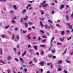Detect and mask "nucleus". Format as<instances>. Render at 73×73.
<instances>
[{
    "label": "nucleus",
    "instance_id": "1",
    "mask_svg": "<svg viewBox=\"0 0 73 73\" xmlns=\"http://www.w3.org/2000/svg\"><path fill=\"white\" fill-rule=\"evenodd\" d=\"M44 27L46 29H50V28L48 25H44Z\"/></svg>",
    "mask_w": 73,
    "mask_h": 73
},
{
    "label": "nucleus",
    "instance_id": "2",
    "mask_svg": "<svg viewBox=\"0 0 73 73\" xmlns=\"http://www.w3.org/2000/svg\"><path fill=\"white\" fill-rule=\"evenodd\" d=\"M67 25L68 26L69 29H71L72 28V25H70V23H67Z\"/></svg>",
    "mask_w": 73,
    "mask_h": 73
},
{
    "label": "nucleus",
    "instance_id": "3",
    "mask_svg": "<svg viewBox=\"0 0 73 73\" xmlns=\"http://www.w3.org/2000/svg\"><path fill=\"white\" fill-rule=\"evenodd\" d=\"M44 62H40L39 64V66H43V65H44Z\"/></svg>",
    "mask_w": 73,
    "mask_h": 73
},
{
    "label": "nucleus",
    "instance_id": "4",
    "mask_svg": "<svg viewBox=\"0 0 73 73\" xmlns=\"http://www.w3.org/2000/svg\"><path fill=\"white\" fill-rule=\"evenodd\" d=\"M64 5L63 4L61 5L60 7V9H62V8H64Z\"/></svg>",
    "mask_w": 73,
    "mask_h": 73
},
{
    "label": "nucleus",
    "instance_id": "5",
    "mask_svg": "<svg viewBox=\"0 0 73 73\" xmlns=\"http://www.w3.org/2000/svg\"><path fill=\"white\" fill-rule=\"evenodd\" d=\"M29 18V17L27 16H26L23 19L25 20H28Z\"/></svg>",
    "mask_w": 73,
    "mask_h": 73
},
{
    "label": "nucleus",
    "instance_id": "6",
    "mask_svg": "<svg viewBox=\"0 0 73 73\" xmlns=\"http://www.w3.org/2000/svg\"><path fill=\"white\" fill-rule=\"evenodd\" d=\"M11 60V56H8L7 57V60Z\"/></svg>",
    "mask_w": 73,
    "mask_h": 73
},
{
    "label": "nucleus",
    "instance_id": "7",
    "mask_svg": "<svg viewBox=\"0 0 73 73\" xmlns=\"http://www.w3.org/2000/svg\"><path fill=\"white\" fill-rule=\"evenodd\" d=\"M40 25H41V27L42 28V27H44V25H43V24H42V21L40 22Z\"/></svg>",
    "mask_w": 73,
    "mask_h": 73
},
{
    "label": "nucleus",
    "instance_id": "8",
    "mask_svg": "<svg viewBox=\"0 0 73 73\" xmlns=\"http://www.w3.org/2000/svg\"><path fill=\"white\" fill-rule=\"evenodd\" d=\"M13 7L15 9V10L16 11V10H17V6H16L15 5H13Z\"/></svg>",
    "mask_w": 73,
    "mask_h": 73
},
{
    "label": "nucleus",
    "instance_id": "9",
    "mask_svg": "<svg viewBox=\"0 0 73 73\" xmlns=\"http://www.w3.org/2000/svg\"><path fill=\"white\" fill-rule=\"evenodd\" d=\"M62 62V60H59L58 61V63L59 64H61Z\"/></svg>",
    "mask_w": 73,
    "mask_h": 73
},
{
    "label": "nucleus",
    "instance_id": "10",
    "mask_svg": "<svg viewBox=\"0 0 73 73\" xmlns=\"http://www.w3.org/2000/svg\"><path fill=\"white\" fill-rule=\"evenodd\" d=\"M26 53H27V51H25L24 53L22 54V56L23 57H24V56H25V55L26 54Z\"/></svg>",
    "mask_w": 73,
    "mask_h": 73
},
{
    "label": "nucleus",
    "instance_id": "11",
    "mask_svg": "<svg viewBox=\"0 0 73 73\" xmlns=\"http://www.w3.org/2000/svg\"><path fill=\"white\" fill-rule=\"evenodd\" d=\"M16 37L17 40H19V35H17L16 36Z\"/></svg>",
    "mask_w": 73,
    "mask_h": 73
},
{
    "label": "nucleus",
    "instance_id": "12",
    "mask_svg": "<svg viewBox=\"0 0 73 73\" xmlns=\"http://www.w3.org/2000/svg\"><path fill=\"white\" fill-rule=\"evenodd\" d=\"M69 17L68 15H66V19L67 21L69 20Z\"/></svg>",
    "mask_w": 73,
    "mask_h": 73
},
{
    "label": "nucleus",
    "instance_id": "13",
    "mask_svg": "<svg viewBox=\"0 0 73 73\" xmlns=\"http://www.w3.org/2000/svg\"><path fill=\"white\" fill-rule=\"evenodd\" d=\"M25 27H28V23H27L25 22Z\"/></svg>",
    "mask_w": 73,
    "mask_h": 73
},
{
    "label": "nucleus",
    "instance_id": "14",
    "mask_svg": "<svg viewBox=\"0 0 73 73\" xmlns=\"http://www.w3.org/2000/svg\"><path fill=\"white\" fill-rule=\"evenodd\" d=\"M48 57H53V55L52 54H49L48 55Z\"/></svg>",
    "mask_w": 73,
    "mask_h": 73
},
{
    "label": "nucleus",
    "instance_id": "15",
    "mask_svg": "<svg viewBox=\"0 0 73 73\" xmlns=\"http://www.w3.org/2000/svg\"><path fill=\"white\" fill-rule=\"evenodd\" d=\"M59 39L61 41H64V39L63 38H60Z\"/></svg>",
    "mask_w": 73,
    "mask_h": 73
},
{
    "label": "nucleus",
    "instance_id": "16",
    "mask_svg": "<svg viewBox=\"0 0 73 73\" xmlns=\"http://www.w3.org/2000/svg\"><path fill=\"white\" fill-rule=\"evenodd\" d=\"M11 23L13 24H15L16 23V22L13 19V20L11 21Z\"/></svg>",
    "mask_w": 73,
    "mask_h": 73
},
{
    "label": "nucleus",
    "instance_id": "17",
    "mask_svg": "<svg viewBox=\"0 0 73 73\" xmlns=\"http://www.w3.org/2000/svg\"><path fill=\"white\" fill-rule=\"evenodd\" d=\"M40 47H41L42 48H43V47H44V46H45V45L40 44Z\"/></svg>",
    "mask_w": 73,
    "mask_h": 73
},
{
    "label": "nucleus",
    "instance_id": "18",
    "mask_svg": "<svg viewBox=\"0 0 73 73\" xmlns=\"http://www.w3.org/2000/svg\"><path fill=\"white\" fill-rule=\"evenodd\" d=\"M34 48L35 49V50H37V47L36 46H34Z\"/></svg>",
    "mask_w": 73,
    "mask_h": 73
},
{
    "label": "nucleus",
    "instance_id": "19",
    "mask_svg": "<svg viewBox=\"0 0 73 73\" xmlns=\"http://www.w3.org/2000/svg\"><path fill=\"white\" fill-rule=\"evenodd\" d=\"M62 70V69L61 68H59L58 70V72H60Z\"/></svg>",
    "mask_w": 73,
    "mask_h": 73
},
{
    "label": "nucleus",
    "instance_id": "20",
    "mask_svg": "<svg viewBox=\"0 0 73 73\" xmlns=\"http://www.w3.org/2000/svg\"><path fill=\"white\" fill-rule=\"evenodd\" d=\"M34 61L35 62H37V59L35 58H34L33 59Z\"/></svg>",
    "mask_w": 73,
    "mask_h": 73
},
{
    "label": "nucleus",
    "instance_id": "21",
    "mask_svg": "<svg viewBox=\"0 0 73 73\" xmlns=\"http://www.w3.org/2000/svg\"><path fill=\"white\" fill-rule=\"evenodd\" d=\"M14 30L15 31H17V30H18V27H16L14 28Z\"/></svg>",
    "mask_w": 73,
    "mask_h": 73
},
{
    "label": "nucleus",
    "instance_id": "22",
    "mask_svg": "<svg viewBox=\"0 0 73 73\" xmlns=\"http://www.w3.org/2000/svg\"><path fill=\"white\" fill-rule=\"evenodd\" d=\"M48 4L47 3H46V4H45L43 6V7H47V6H48Z\"/></svg>",
    "mask_w": 73,
    "mask_h": 73
},
{
    "label": "nucleus",
    "instance_id": "23",
    "mask_svg": "<svg viewBox=\"0 0 73 73\" xmlns=\"http://www.w3.org/2000/svg\"><path fill=\"white\" fill-rule=\"evenodd\" d=\"M29 25H33V23L32 22H31L30 21H29Z\"/></svg>",
    "mask_w": 73,
    "mask_h": 73
},
{
    "label": "nucleus",
    "instance_id": "24",
    "mask_svg": "<svg viewBox=\"0 0 73 73\" xmlns=\"http://www.w3.org/2000/svg\"><path fill=\"white\" fill-rule=\"evenodd\" d=\"M66 33H68V34H69V33H70V31H69V30H67L66 31Z\"/></svg>",
    "mask_w": 73,
    "mask_h": 73
},
{
    "label": "nucleus",
    "instance_id": "25",
    "mask_svg": "<svg viewBox=\"0 0 73 73\" xmlns=\"http://www.w3.org/2000/svg\"><path fill=\"white\" fill-rule=\"evenodd\" d=\"M55 52H56V51L55 50H53L51 51V53H55Z\"/></svg>",
    "mask_w": 73,
    "mask_h": 73
},
{
    "label": "nucleus",
    "instance_id": "26",
    "mask_svg": "<svg viewBox=\"0 0 73 73\" xmlns=\"http://www.w3.org/2000/svg\"><path fill=\"white\" fill-rule=\"evenodd\" d=\"M40 31L41 33H42L44 34V31L42 30H40Z\"/></svg>",
    "mask_w": 73,
    "mask_h": 73
},
{
    "label": "nucleus",
    "instance_id": "27",
    "mask_svg": "<svg viewBox=\"0 0 73 73\" xmlns=\"http://www.w3.org/2000/svg\"><path fill=\"white\" fill-rule=\"evenodd\" d=\"M14 38H15V35H13L12 37L11 38L12 40H14Z\"/></svg>",
    "mask_w": 73,
    "mask_h": 73
},
{
    "label": "nucleus",
    "instance_id": "28",
    "mask_svg": "<svg viewBox=\"0 0 73 73\" xmlns=\"http://www.w3.org/2000/svg\"><path fill=\"white\" fill-rule=\"evenodd\" d=\"M7 1V0H0V2H5Z\"/></svg>",
    "mask_w": 73,
    "mask_h": 73
},
{
    "label": "nucleus",
    "instance_id": "29",
    "mask_svg": "<svg viewBox=\"0 0 73 73\" xmlns=\"http://www.w3.org/2000/svg\"><path fill=\"white\" fill-rule=\"evenodd\" d=\"M71 38H72V36H70V37L68 38L67 39V40L68 41H69V40H70Z\"/></svg>",
    "mask_w": 73,
    "mask_h": 73
},
{
    "label": "nucleus",
    "instance_id": "30",
    "mask_svg": "<svg viewBox=\"0 0 73 73\" xmlns=\"http://www.w3.org/2000/svg\"><path fill=\"white\" fill-rule=\"evenodd\" d=\"M64 31H62L61 33V34L62 35H64Z\"/></svg>",
    "mask_w": 73,
    "mask_h": 73
},
{
    "label": "nucleus",
    "instance_id": "31",
    "mask_svg": "<svg viewBox=\"0 0 73 73\" xmlns=\"http://www.w3.org/2000/svg\"><path fill=\"white\" fill-rule=\"evenodd\" d=\"M66 62H67V63H68V64H70V61L68 60H66Z\"/></svg>",
    "mask_w": 73,
    "mask_h": 73
},
{
    "label": "nucleus",
    "instance_id": "32",
    "mask_svg": "<svg viewBox=\"0 0 73 73\" xmlns=\"http://www.w3.org/2000/svg\"><path fill=\"white\" fill-rule=\"evenodd\" d=\"M1 36L2 38H5V35H2Z\"/></svg>",
    "mask_w": 73,
    "mask_h": 73
},
{
    "label": "nucleus",
    "instance_id": "33",
    "mask_svg": "<svg viewBox=\"0 0 73 73\" xmlns=\"http://www.w3.org/2000/svg\"><path fill=\"white\" fill-rule=\"evenodd\" d=\"M25 12H26V10L25 9L23 10V14H24V13H25Z\"/></svg>",
    "mask_w": 73,
    "mask_h": 73
},
{
    "label": "nucleus",
    "instance_id": "34",
    "mask_svg": "<svg viewBox=\"0 0 73 73\" xmlns=\"http://www.w3.org/2000/svg\"><path fill=\"white\" fill-rule=\"evenodd\" d=\"M46 2L45 1H44L43 3H42L41 4V5H44V3H45Z\"/></svg>",
    "mask_w": 73,
    "mask_h": 73
},
{
    "label": "nucleus",
    "instance_id": "35",
    "mask_svg": "<svg viewBox=\"0 0 73 73\" xmlns=\"http://www.w3.org/2000/svg\"><path fill=\"white\" fill-rule=\"evenodd\" d=\"M19 58H20V61L21 62L23 60V58L20 57Z\"/></svg>",
    "mask_w": 73,
    "mask_h": 73
},
{
    "label": "nucleus",
    "instance_id": "36",
    "mask_svg": "<svg viewBox=\"0 0 73 73\" xmlns=\"http://www.w3.org/2000/svg\"><path fill=\"white\" fill-rule=\"evenodd\" d=\"M15 13V12H14L13 11H11L10 12V13L11 14H12V13Z\"/></svg>",
    "mask_w": 73,
    "mask_h": 73
},
{
    "label": "nucleus",
    "instance_id": "37",
    "mask_svg": "<svg viewBox=\"0 0 73 73\" xmlns=\"http://www.w3.org/2000/svg\"><path fill=\"white\" fill-rule=\"evenodd\" d=\"M0 51L1 54H3V52L2 51V49H1V48H0Z\"/></svg>",
    "mask_w": 73,
    "mask_h": 73
},
{
    "label": "nucleus",
    "instance_id": "38",
    "mask_svg": "<svg viewBox=\"0 0 73 73\" xmlns=\"http://www.w3.org/2000/svg\"><path fill=\"white\" fill-rule=\"evenodd\" d=\"M31 4H28L27 5V7H31Z\"/></svg>",
    "mask_w": 73,
    "mask_h": 73
},
{
    "label": "nucleus",
    "instance_id": "39",
    "mask_svg": "<svg viewBox=\"0 0 73 73\" xmlns=\"http://www.w3.org/2000/svg\"><path fill=\"white\" fill-rule=\"evenodd\" d=\"M30 36H31V35H28V36H27V38H28V39H31V37H29Z\"/></svg>",
    "mask_w": 73,
    "mask_h": 73
},
{
    "label": "nucleus",
    "instance_id": "40",
    "mask_svg": "<svg viewBox=\"0 0 73 73\" xmlns=\"http://www.w3.org/2000/svg\"><path fill=\"white\" fill-rule=\"evenodd\" d=\"M54 37H53L52 39L51 40V42H52V41H53V40H54Z\"/></svg>",
    "mask_w": 73,
    "mask_h": 73
},
{
    "label": "nucleus",
    "instance_id": "41",
    "mask_svg": "<svg viewBox=\"0 0 73 73\" xmlns=\"http://www.w3.org/2000/svg\"><path fill=\"white\" fill-rule=\"evenodd\" d=\"M44 51H42L41 52V55L42 56H43L44 54Z\"/></svg>",
    "mask_w": 73,
    "mask_h": 73
},
{
    "label": "nucleus",
    "instance_id": "42",
    "mask_svg": "<svg viewBox=\"0 0 73 73\" xmlns=\"http://www.w3.org/2000/svg\"><path fill=\"white\" fill-rule=\"evenodd\" d=\"M28 48H31V46L30 44H29L27 45Z\"/></svg>",
    "mask_w": 73,
    "mask_h": 73
},
{
    "label": "nucleus",
    "instance_id": "43",
    "mask_svg": "<svg viewBox=\"0 0 73 73\" xmlns=\"http://www.w3.org/2000/svg\"><path fill=\"white\" fill-rule=\"evenodd\" d=\"M23 33H27V31L26 30L23 31Z\"/></svg>",
    "mask_w": 73,
    "mask_h": 73
},
{
    "label": "nucleus",
    "instance_id": "44",
    "mask_svg": "<svg viewBox=\"0 0 73 73\" xmlns=\"http://www.w3.org/2000/svg\"><path fill=\"white\" fill-rule=\"evenodd\" d=\"M9 27V26L8 25L7 26H5L4 27V28H6V29H7L8 28V27Z\"/></svg>",
    "mask_w": 73,
    "mask_h": 73
},
{
    "label": "nucleus",
    "instance_id": "45",
    "mask_svg": "<svg viewBox=\"0 0 73 73\" xmlns=\"http://www.w3.org/2000/svg\"><path fill=\"white\" fill-rule=\"evenodd\" d=\"M0 62H1L3 64H5V63L2 61L1 60H0Z\"/></svg>",
    "mask_w": 73,
    "mask_h": 73
},
{
    "label": "nucleus",
    "instance_id": "46",
    "mask_svg": "<svg viewBox=\"0 0 73 73\" xmlns=\"http://www.w3.org/2000/svg\"><path fill=\"white\" fill-rule=\"evenodd\" d=\"M66 51H67V49H66V50L64 52V53H63V54H65V53H66Z\"/></svg>",
    "mask_w": 73,
    "mask_h": 73
},
{
    "label": "nucleus",
    "instance_id": "47",
    "mask_svg": "<svg viewBox=\"0 0 73 73\" xmlns=\"http://www.w3.org/2000/svg\"><path fill=\"white\" fill-rule=\"evenodd\" d=\"M42 37H43V38H46V36H45L43 35L42 36Z\"/></svg>",
    "mask_w": 73,
    "mask_h": 73
},
{
    "label": "nucleus",
    "instance_id": "48",
    "mask_svg": "<svg viewBox=\"0 0 73 73\" xmlns=\"http://www.w3.org/2000/svg\"><path fill=\"white\" fill-rule=\"evenodd\" d=\"M48 21L50 23H52V21L50 20H48Z\"/></svg>",
    "mask_w": 73,
    "mask_h": 73
},
{
    "label": "nucleus",
    "instance_id": "49",
    "mask_svg": "<svg viewBox=\"0 0 73 73\" xmlns=\"http://www.w3.org/2000/svg\"><path fill=\"white\" fill-rule=\"evenodd\" d=\"M56 27H59V28H60V25H59L56 24Z\"/></svg>",
    "mask_w": 73,
    "mask_h": 73
},
{
    "label": "nucleus",
    "instance_id": "50",
    "mask_svg": "<svg viewBox=\"0 0 73 73\" xmlns=\"http://www.w3.org/2000/svg\"><path fill=\"white\" fill-rule=\"evenodd\" d=\"M64 73H68V72L66 70H64Z\"/></svg>",
    "mask_w": 73,
    "mask_h": 73
},
{
    "label": "nucleus",
    "instance_id": "51",
    "mask_svg": "<svg viewBox=\"0 0 73 73\" xmlns=\"http://www.w3.org/2000/svg\"><path fill=\"white\" fill-rule=\"evenodd\" d=\"M32 51H33V50H32V49H30L29 50V52H32Z\"/></svg>",
    "mask_w": 73,
    "mask_h": 73
},
{
    "label": "nucleus",
    "instance_id": "52",
    "mask_svg": "<svg viewBox=\"0 0 73 73\" xmlns=\"http://www.w3.org/2000/svg\"><path fill=\"white\" fill-rule=\"evenodd\" d=\"M41 15H42L43 14H44V13L42 11H41Z\"/></svg>",
    "mask_w": 73,
    "mask_h": 73
},
{
    "label": "nucleus",
    "instance_id": "53",
    "mask_svg": "<svg viewBox=\"0 0 73 73\" xmlns=\"http://www.w3.org/2000/svg\"><path fill=\"white\" fill-rule=\"evenodd\" d=\"M41 39H42V38L39 37L38 38L37 40H41Z\"/></svg>",
    "mask_w": 73,
    "mask_h": 73
},
{
    "label": "nucleus",
    "instance_id": "54",
    "mask_svg": "<svg viewBox=\"0 0 73 73\" xmlns=\"http://www.w3.org/2000/svg\"><path fill=\"white\" fill-rule=\"evenodd\" d=\"M40 72L41 73H42V72H43V69H40Z\"/></svg>",
    "mask_w": 73,
    "mask_h": 73
},
{
    "label": "nucleus",
    "instance_id": "55",
    "mask_svg": "<svg viewBox=\"0 0 73 73\" xmlns=\"http://www.w3.org/2000/svg\"><path fill=\"white\" fill-rule=\"evenodd\" d=\"M50 63H47V65H48V66H49V65H50Z\"/></svg>",
    "mask_w": 73,
    "mask_h": 73
},
{
    "label": "nucleus",
    "instance_id": "56",
    "mask_svg": "<svg viewBox=\"0 0 73 73\" xmlns=\"http://www.w3.org/2000/svg\"><path fill=\"white\" fill-rule=\"evenodd\" d=\"M17 19V17H14L13 19V20H15Z\"/></svg>",
    "mask_w": 73,
    "mask_h": 73
},
{
    "label": "nucleus",
    "instance_id": "57",
    "mask_svg": "<svg viewBox=\"0 0 73 73\" xmlns=\"http://www.w3.org/2000/svg\"><path fill=\"white\" fill-rule=\"evenodd\" d=\"M61 43H59L58 42L57 43V45H61Z\"/></svg>",
    "mask_w": 73,
    "mask_h": 73
},
{
    "label": "nucleus",
    "instance_id": "58",
    "mask_svg": "<svg viewBox=\"0 0 73 73\" xmlns=\"http://www.w3.org/2000/svg\"><path fill=\"white\" fill-rule=\"evenodd\" d=\"M15 61H19L18 59L17 58H15Z\"/></svg>",
    "mask_w": 73,
    "mask_h": 73
},
{
    "label": "nucleus",
    "instance_id": "59",
    "mask_svg": "<svg viewBox=\"0 0 73 73\" xmlns=\"http://www.w3.org/2000/svg\"><path fill=\"white\" fill-rule=\"evenodd\" d=\"M13 49L14 50H15V52H16V51H17V50H16V49L15 48H14Z\"/></svg>",
    "mask_w": 73,
    "mask_h": 73
},
{
    "label": "nucleus",
    "instance_id": "60",
    "mask_svg": "<svg viewBox=\"0 0 73 73\" xmlns=\"http://www.w3.org/2000/svg\"><path fill=\"white\" fill-rule=\"evenodd\" d=\"M45 41H46V39H44L43 40H42V42H45Z\"/></svg>",
    "mask_w": 73,
    "mask_h": 73
},
{
    "label": "nucleus",
    "instance_id": "61",
    "mask_svg": "<svg viewBox=\"0 0 73 73\" xmlns=\"http://www.w3.org/2000/svg\"><path fill=\"white\" fill-rule=\"evenodd\" d=\"M24 70L25 72H26L27 71V68L24 69Z\"/></svg>",
    "mask_w": 73,
    "mask_h": 73
},
{
    "label": "nucleus",
    "instance_id": "62",
    "mask_svg": "<svg viewBox=\"0 0 73 73\" xmlns=\"http://www.w3.org/2000/svg\"><path fill=\"white\" fill-rule=\"evenodd\" d=\"M23 18H21V22H22L23 21Z\"/></svg>",
    "mask_w": 73,
    "mask_h": 73
},
{
    "label": "nucleus",
    "instance_id": "63",
    "mask_svg": "<svg viewBox=\"0 0 73 73\" xmlns=\"http://www.w3.org/2000/svg\"><path fill=\"white\" fill-rule=\"evenodd\" d=\"M11 72V70H8V73H9V72Z\"/></svg>",
    "mask_w": 73,
    "mask_h": 73
},
{
    "label": "nucleus",
    "instance_id": "64",
    "mask_svg": "<svg viewBox=\"0 0 73 73\" xmlns=\"http://www.w3.org/2000/svg\"><path fill=\"white\" fill-rule=\"evenodd\" d=\"M70 54H71V55H73V52H71Z\"/></svg>",
    "mask_w": 73,
    "mask_h": 73
}]
</instances>
